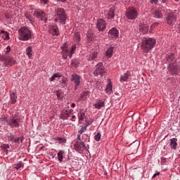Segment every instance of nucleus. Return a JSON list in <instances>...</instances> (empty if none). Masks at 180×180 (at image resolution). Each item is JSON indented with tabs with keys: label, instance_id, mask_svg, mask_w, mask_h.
<instances>
[{
	"label": "nucleus",
	"instance_id": "f257e3e1",
	"mask_svg": "<svg viewBox=\"0 0 180 180\" xmlns=\"http://www.w3.org/2000/svg\"><path fill=\"white\" fill-rule=\"evenodd\" d=\"M157 41L155 38L148 37L143 38L141 44V49L143 53H150L153 50V47L155 46V43Z\"/></svg>",
	"mask_w": 180,
	"mask_h": 180
},
{
	"label": "nucleus",
	"instance_id": "f03ea898",
	"mask_svg": "<svg viewBox=\"0 0 180 180\" xmlns=\"http://www.w3.org/2000/svg\"><path fill=\"white\" fill-rule=\"evenodd\" d=\"M77 44H73L72 46L71 49L70 50V48H68V44L67 43H65L62 46V51H61V56L63 60H67L68 57L71 58L72 57V54L75 53V50L77 49Z\"/></svg>",
	"mask_w": 180,
	"mask_h": 180
},
{
	"label": "nucleus",
	"instance_id": "7ed1b4c3",
	"mask_svg": "<svg viewBox=\"0 0 180 180\" xmlns=\"http://www.w3.org/2000/svg\"><path fill=\"white\" fill-rule=\"evenodd\" d=\"M32 30L30 28L25 26L22 27L18 30V39L21 41H27L32 39Z\"/></svg>",
	"mask_w": 180,
	"mask_h": 180
},
{
	"label": "nucleus",
	"instance_id": "20e7f679",
	"mask_svg": "<svg viewBox=\"0 0 180 180\" xmlns=\"http://www.w3.org/2000/svg\"><path fill=\"white\" fill-rule=\"evenodd\" d=\"M67 20V13L63 8H55V22H59L61 25H65Z\"/></svg>",
	"mask_w": 180,
	"mask_h": 180
},
{
	"label": "nucleus",
	"instance_id": "39448f33",
	"mask_svg": "<svg viewBox=\"0 0 180 180\" xmlns=\"http://www.w3.org/2000/svg\"><path fill=\"white\" fill-rule=\"evenodd\" d=\"M8 127L11 129H19L20 127V117L18 114L11 115L8 117Z\"/></svg>",
	"mask_w": 180,
	"mask_h": 180
},
{
	"label": "nucleus",
	"instance_id": "423d86ee",
	"mask_svg": "<svg viewBox=\"0 0 180 180\" xmlns=\"http://www.w3.org/2000/svg\"><path fill=\"white\" fill-rule=\"evenodd\" d=\"M125 16L128 20H136L139 18V11L134 7H129L125 11Z\"/></svg>",
	"mask_w": 180,
	"mask_h": 180
},
{
	"label": "nucleus",
	"instance_id": "0eeeda50",
	"mask_svg": "<svg viewBox=\"0 0 180 180\" xmlns=\"http://www.w3.org/2000/svg\"><path fill=\"white\" fill-rule=\"evenodd\" d=\"M0 61L3 63L4 67H12V65H15V64H16V60L11 56H1L0 57Z\"/></svg>",
	"mask_w": 180,
	"mask_h": 180
},
{
	"label": "nucleus",
	"instance_id": "6e6552de",
	"mask_svg": "<svg viewBox=\"0 0 180 180\" xmlns=\"http://www.w3.org/2000/svg\"><path fill=\"white\" fill-rule=\"evenodd\" d=\"M6 139L8 141H11V143H14L15 144H20V143H23V141L25 140V136H19L18 134L10 133L6 135Z\"/></svg>",
	"mask_w": 180,
	"mask_h": 180
},
{
	"label": "nucleus",
	"instance_id": "1a4fd4ad",
	"mask_svg": "<svg viewBox=\"0 0 180 180\" xmlns=\"http://www.w3.org/2000/svg\"><path fill=\"white\" fill-rule=\"evenodd\" d=\"M73 147L75 151H77V153H82V151H84L82 150L83 148L87 152V154L88 153L91 154V153H89V145H87V146H85V143L84 142V141H77L74 144Z\"/></svg>",
	"mask_w": 180,
	"mask_h": 180
},
{
	"label": "nucleus",
	"instance_id": "9d476101",
	"mask_svg": "<svg viewBox=\"0 0 180 180\" xmlns=\"http://www.w3.org/2000/svg\"><path fill=\"white\" fill-rule=\"evenodd\" d=\"M167 70H168L170 75H179L180 64L178 63H170L167 66Z\"/></svg>",
	"mask_w": 180,
	"mask_h": 180
},
{
	"label": "nucleus",
	"instance_id": "9b49d317",
	"mask_svg": "<svg viewBox=\"0 0 180 180\" xmlns=\"http://www.w3.org/2000/svg\"><path fill=\"white\" fill-rule=\"evenodd\" d=\"M106 73V69L103 67V63L102 62L98 63L96 65V70L94 72V75L96 77H98V75H101V77H103L105 74Z\"/></svg>",
	"mask_w": 180,
	"mask_h": 180
},
{
	"label": "nucleus",
	"instance_id": "f8f14e48",
	"mask_svg": "<svg viewBox=\"0 0 180 180\" xmlns=\"http://www.w3.org/2000/svg\"><path fill=\"white\" fill-rule=\"evenodd\" d=\"M70 80L75 84L74 91H77L79 87V85H81V76L78 75L77 73H73Z\"/></svg>",
	"mask_w": 180,
	"mask_h": 180
},
{
	"label": "nucleus",
	"instance_id": "ddd939ff",
	"mask_svg": "<svg viewBox=\"0 0 180 180\" xmlns=\"http://www.w3.org/2000/svg\"><path fill=\"white\" fill-rule=\"evenodd\" d=\"M34 16L37 18V19H41V20H44L45 23L47 22V14L43 11L38 9L34 11Z\"/></svg>",
	"mask_w": 180,
	"mask_h": 180
},
{
	"label": "nucleus",
	"instance_id": "4468645a",
	"mask_svg": "<svg viewBox=\"0 0 180 180\" xmlns=\"http://www.w3.org/2000/svg\"><path fill=\"white\" fill-rule=\"evenodd\" d=\"M106 21L103 19H98L96 22V28L98 32H105L106 30Z\"/></svg>",
	"mask_w": 180,
	"mask_h": 180
},
{
	"label": "nucleus",
	"instance_id": "2eb2a0df",
	"mask_svg": "<svg viewBox=\"0 0 180 180\" xmlns=\"http://www.w3.org/2000/svg\"><path fill=\"white\" fill-rule=\"evenodd\" d=\"M176 20V15L174 13H168L166 15V22L167 25H174V22Z\"/></svg>",
	"mask_w": 180,
	"mask_h": 180
},
{
	"label": "nucleus",
	"instance_id": "dca6fc26",
	"mask_svg": "<svg viewBox=\"0 0 180 180\" xmlns=\"http://www.w3.org/2000/svg\"><path fill=\"white\" fill-rule=\"evenodd\" d=\"M152 18L155 19H162L164 14L162 13V11L160 9H152L151 10Z\"/></svg>",
	"mask_w": 180,
	"mask_h": 180
},
{
	"label": "nucleus",
	"instance_id": "f3484780",
	"mask_svg": "<svg viewBox=\"0 0 180 180\" xmlns=\"http://www.w3.org/2000/svg\"><path fill=\"white\" fill-rule=\"evenodd\" d=\"M49 32L52 36H60V30L57 25H51L49 29Z\"/></svg>",
	"mask_w": 180,
	"mask_h": 180
},
{
	"label": "nucleus",
	"instance_id": "a211bd4d",
	"mask_svg": "<svg viewBox=\"0 0 180 180\" xmlns=\"http://www.w3.org/2000/svg\"><path fill=\"white\" fill-rule=\"evenodd\" d=\"M130 75H131V72L129 70H127L125 73H124L120 77V82H127L128 79L130 78Z\"/></svg>",
	"mask_w": 180,
	"mask_h": 180
},
{
	"label": "nucleus",
	"instance_id": "6ab92c4d",
	"mask_svg": "<svg viewBox=\"0 0 180 180\" xmlns=\"http://www.w3.org/2000/svg\"><path fill=\"white\" fill-rule=\"evenodd\" d=\"M166 60H167V63H169V64H175L177 63L176 59L175 58V53H174L169 54L166 57Z\"/></svg>",
	"mask_w": 180,
	"mask_h": 180
},
{
	"label": "nucleus",
	"instance_id": "aec40b11",
	"mask_svg": "<svg viewBox=\"0 0 180 180\" xmlns=\"http://www.w3.org/2000/svg\"><path fill=\"white\" fill-rule=\"evenodd\" d=\"M16 102H18V96L16 95V92L13 91L10 94L9 103L11 105H15Z\"/></svg>",
	"mask_w": 180,
	"mask_h": 180
},
{
	"label": "nucleus",
	"instance_id": "412c9836",
	"mask_svg": "<svg viewBox=\"0 0 180 180\" xmlns=\"http://www.w3.org/2000/svg\"><path fill=\"white\" fill-rule=\"evenodd\" d=\"M86 58L88 61H94V60H96V58H98V52H93L87 54Z\"/></svg>",
	"mask_w": 180,
	"mask_h": 180
},
{
	"label": "nucleus",
	"instance_id": "4be33fe9",
	"mask_svg": "<svg viewBox=\"0 0 180 180\" xmlns=\"http://www.w3.org/2000/svg\"><path fill=\"white\" fill-rule=\"evenodd\" d=\"M169 141L170 148H172V150H176V147L178 146V143L176 141H178V139L176 138H172Z\"/></svg>",
	"mask_w": 180,
	"mask_h": 180
},
{
	"label": "nucleus",
	"instance_id": "5701e85b",
	"mask_svg": "<svg viewBox=\"0 0 180 180\" xmlns=\"http://www.w3.org/2000/svg\"><path fill=\"white\" fill-rule=\"evenodd\" d=\"M95 109H102V108H105V101L98 100L96 103L94 104Z\"/></svg>",
	"mask_w": 180,
	"mask_h": 180
},
{
	"label": "nucleus",
	"instance_id": "b1692460",
	"mask_svg": "<svg viewBox=\"0 0 180 180\" xmlns=\"http://www.w3.org/2000/svg\"><path fill=\"white\" fill-rule=\"evenodd\" d=\"M112 82L110 81V79H108L107 86H105V94L110 95L112 94Z\"/></svg>",
	"mask_w": 180,
	"mask_h": 180
},
{
	"label": "nucleus",
	"instance_id": "393cba45",
	"mask_svg": "<svg viewBox=\"0 0 180 180\" xmlns=\"http://www.w3.org/2000/svg\"><path fill=\"white\" fill-rule=\"evenodd\" d=\"M66 153L65 151L60 150L58 151L57 155H58V160L60 162H63V160H64V158H65V155H66Z\"/></svg>",
	"mask_w": 180,
	"mask_h": 180
},
{
	"label": "nucleus",
	"instance_id": "a878e982",
	"mask_svg": "<svg viewBox=\"0 0 180 180\" xmlns=\"http://www.w3.org/2000/svg\"><path fill=\"white\" fill-rule=\"evenodd\" d=\"M108 34L111 35V37H119V30L115 27L109 30Z\"/></svg>",
	"mask_w": 180,
	"mask_h": 180
},
{
	"label": "nucleus",
	"instance_id": "bb28decb",
	"mask_svg": "<svg viewBox=\"0 0 180 180\" xmlns=\"http://www.w3.org/2000/svg\"><path fill=\"white\" fill-rule=\"evenodd\" d=\"M73 39L75 43H77V45L79 46V41H81V34H79V32H77L75 33Z\"/></svg>",
	"mask_w": 180,
	"mask_h": 180
},
{
	"label": "nucleus",
	"instance_id": "cd10ccee",
	"mask_svg": "<svg viewBox=\"0 0 180 180\" xmlns=\"http://www.w3.org/2000/svg\"><path fill=\"white\" fill-rule=\"evenodd\" d=\"M115 18V7H111L108 13L107 19H113Z\"/></svg>",
	"mask_w": 180,
	"mask_h": 180
},
{
	"label": "nucleus",
	"instance_id": "c85d7f7f",
	"mask_svg": "<svg viewBox=\"0 0 180 180\" xmlns=\"http://www.w3.org/2000/svg\"><path fill=\"white\" fill-rule=\"evenodd\" d=\"M113 46H110L108 48L106 51H105V56L108 57V58H111L112 56H113V50H114Z\"/></svg>",
	"mask_w": 180,
	"mask_h": 180
},
{
	"label": "nucleus",
	"instance_id": "c756f323",
	"mask_svg": "<svg viewBox=\"0 0 180 180\" xmlns=\"http://www.w3.org/2000/svg\"><path fill=\"white\" fill-rule=\"evenodd\" d=\"M26 56H27L28 58L30 60L32 58V56H33V49L32 46H28L26 49Z\"/></svg>",
	"mask_w": 180,
	"mask_h": 180
},
{
	"label": "nucleus",
	"instance_id": "7c9ffc66",
	"mask_svg": "<svg viewBox=\"0 0 180 180\" xmlns=\"http://www.w3.org/2000/svg\"><path fill=\"white\" fill-rule=\"evenodd\" d=\"M79 122H82L84 120V117H85V112L80 110V111L77 114Z\"/></svg>",
	"mask_w": 180,
	"mask_h": 180
},
{
	"label": "nucleus",
	"instance_id": "2f4dec72",
	"mask_svg": "<svg viewBox=\"0 0 180 180\" xmlns=\"http://www.w3.org/2000/svg\"><path fill=\"white\" fill-rule=\"evenodd\" d=\"M25 167V164L23 163V162L20 161L18 162L17 164L14 165V169H16L18 171V169H20V168H23Z\"/></svg>",
	"mask_w": 180,
	"mask_h": 180
},
{
	"label": "nucleus",
	"instance_id": "473e14b6",
	"mask_svg": "<svg viewBox=\"0 0 180 180\" xmlns=\"http://www.w3.org/2000/svg\"><path fill=\"white\" fill-rule=\"evenodd\" d=\"M0 122H1V123H2V124H7V126H8L9 117H0Z\"/></svg>",
	"mask_w": 180,
	"mask_h": 180
},
{
	"label": "nucleus",
	"instance_id": "72a5a7b5",
	"mask_svg": "<svg viewBox=\"0 0 180 180\" xmlns=\"http://www.w3.org/2000/svg\"><path fill=\"white\" fill-rule=\"evenodd\" d=\"M86 40H87V43H91V41L94 40V33L88 32L86 34Z\"/></svg>",
	"mask_w": 180,
	"mask_h": 180
},
{
	"label": "nucleus",
	"instance_id": "f704fd0d",
	"mask_svg": "<svg viewBox=\"0 0 180 180\" xmlns=\"http://www.w3.org/2000/svg\"><path fill=\"white\" fill-rule=\"evenodd\" d=\"M55 141H58L59 144H64L67 143V140L65 139L61 138V137H56L54 138Z\"/></svg>",
	"mask_w": 180,
	"mask_h": 180
},
{
	"label": "nucleus",
	"instance_id": "c9c22d12",
	"mask_svg": "<svg viewBox=\"0 0 180 180\" xmlns=\"http://www.w3.org/2000/svg\"><path fill=\"white\" fill-rule=\"evenodd\" d=\"M71 64L73 65V67L77 68H78V65H79V60H78L77 58H73L71 61Z\"/></svg>",
	"mask_w": 180,
	"mask_h": 180
},
{
	"label": "nucleus",
	"instance_id": "e433bc0d",
	"mask_svg": "<svg viewBox=\"0 0 180 180\" xmlns=\"http://www.w3.org/2000/svg\"><path fill=\"white\" fill-rule=\"evenodd\" d=\"M141 32L142 33H143V34H146L148 33V25H143L141 28Z\"/></svg>",
	"mask_w": 180,
	"mask_h": 180
},
{
	"label": "nucleus",
	"instance_id": "4c0bfd02",
	"mask_svg": "<svg viewBox=\"0 0 180 180\" xmlns=\"http://www.w3.org/2000/svg\"><path fill=\"white\" fill-rule=\"evenodd\" d=\"M56 92V96H57L58 99L59 101H61V99H63V98H64V96H63V94L58 90H57Z\"/></svg>",
	"mask_w": 180,
	"mask_h": 180
},
{
	"label": "nucleus",
	"instance_id": "58836bf2",
	"mask_svg": "<svg viewBox=\"0 0 180 180\" xmlns=\"http://www.w3.org/2000/svg\"><path fill=\"white\" fill-rule=\"evenodd\" d=\"M101 136H102V134H101V132H98L97 134L94 136V140L96 141H101Z\"/></svg>",
	"mask_w": 180,
	"mask_h": 180
},
{
	"label": "nucleus",
	"instance_id": "ea45409f",
	"mask_svg": "<svg viewBox=\"0 0 180 180\" xmlns=\"http://www.w3.org/2000/svg\"><path fill=\"white\" fill-rule=\"evenodd\" d=\"M0 148H1V150H6V151H8V150H9L11 147L8 144H3L0 146Z\"/></svg>",
	"mask_w": 180,
	"mask_h": 180
},
{
	"label": "nucleus",
	"instance_id": "a19ab883",
	"mask_svg": "<svg viewBox=\"0 0 180 180\" xmlns=\"http://www.w3.org/2000/svg\"><path fill=\"white\" fill-rule=\"evenodd\" d=\"M25 16L26 19H27L31 23H33V20L32 19V15L25 13Z\"/></svg>",
	"mask_w": 180,
	"mask_h": 180
},
{
	"label": "nucleus",
	"instance_id": "79ce46f5",
	"mask_svg": "<svg viewBox=\"0 0 180 180\" xmlns=\"http://www.w3.org/2000/svg\"><path fill=\"white\" fill-rule=\"evenodd\" d=\"M86 130V127H82L81 129L78 131L79 134H82V133H85Z\"/></svg>",
	"mask_w": 180,
	"mask_h": 180
},
{
	"label": "nucleus",
	"instance_id": "37998d69",
	"mask_svg": "<svg viewBox=\"0 0 180 180\" xmlns=\"http://www.w3.org/2000/svg\"><path fill=\"white\" fill-rule=\"evenodd\" d=\"M89 95V91H84L81 94V98H86V96H88Z\"/></svg>",
	"mask_w": 180,
	"mask_h": 180
},
{
	"label": "nucleus",
	"instance_id": "c03bdc74",
	"mask_svg": "<svg viewBox=\"0 0 180 180\" xmlns=\"http://www.w3.org/2000/svg\"><path fill=\"white\" fill-rule=\"evenodd\" d=\"M160 25L159 22H154L150 26V29L151 30H153V29H155V27H157V26H158Z\"/></svg>",
	"mask_w": 180,
	"mask_h": 180
},
{
	"label": "nucleus",
	"instance_id": "a18cd8bd",
	"mask_svg": "<svg viewBox=\"0 0 180 180\" xmlns=\"http://www.w3.org/2000/svg\"><path fill=\"white\" fill-rule=\"evenodd\" d=\"M71 117V112L66 111V113L64 114L65 119H68V117Z\"/></svg>",
	"mask_w": 180,
	"mask_h": 180
},
{
	"label": "nucleus",
	"instance_id": "49530a36",
	"mask_svg": "<svg viewBox=\"0 0 180 180\" xmlns=\"http://www.w3.org/2000/svg\"><path fill=\"white\" fill-rule=\"evenodd\" d=\"M50 0H40V3L43 5H48Z\"/></svg>",
	"mask_w": 180,
	"mask_h": 180
},
{
	"label": "nucleus",
	"instance_id": "de8ad7c7",
	"mask_svg": "<svg viewBox=\"0 0 180 180\" xmlns=\"http://www.w3.org/2000/svg\"><path fill=\"white\" fill-rule=\"evenodd\" d=\"M53 75L55 78H61V77H63V75L60 72L55 73Z\"/></svg>",
	"mask_w": 180,
	"mask_h": 180
},
{
	"label": "nucleus",
	"instance_id": "09e8293b",
	"mask_svg": "<svg viewBox=\"0 0 180 180\" xmlns=\"http://www.w3.org/2000/svg\"><path fill=\"white\" fill-rule=\"evenodd\" d=\"M89 124H91V122L89 121V120L86 119L85 120L84 127H88V126H89Z\"/></svg>",
	"mask_w": 180,
	"mask_h": 180
},
{
	"label": "nucleus",
	"instance_id": "8fccbe9b",
	"mask_svg": "<svg viewBox=\"0 0 180 180\" xmlns=\"http://www.w3.org/2000/svg\"><path fill=\"white\" fill-rule=\"evenodd\" d=\"M5 38H4V39L5 40H9V39H10V37H9V33L8 32H6V34H5Z\"/></svg>",
	"mask_w": 180,
	"mask_h": 180
},
{
	"label": "nucleus",
	"instance_id": "3c124183",
	"mask_svg": "<svg viewBox=\"0 0 180 180\" xmlns=\"http://www.w3.org/2000/svg\"><path fill=\"white\" fill-rule=\"evenodd\" d=\"M84 137H88V143H89V141H91V138H89L87 134L82 135V140H84Z\"/></svg>",
	"mask_w": 180,
	"mask_h": 180
},
{
	"label": "nucleus",
	"instance_id": "603ef678",
	"mask_svg": "<svg viewBox=\"0 0 180 180\" xmlns=\"http://www.w3.org/2000/svg\"><path fill=\"white\" fill-rule=\"evenodd\" d=\"M150 3L157 5V4L158 3V0H150Z\"/></svg>",
	"mask_w": 180,
	"mask_h": 180
},
{
	"label": "nucleus",
	"instance_id": "864d4df0",
	"mask_svg": "<svg viewBox=\"0 0 180 180\" xmlns=\"http://www.w3.org/2000/svg\"><path fill=\"white\" fill-rule=\"evenodd\" d=\"M55 79H56V77L54 76V75H53L52 77L49 79L51 82H53V81H54Z\"/></svg>",
	"mask_w": 180,
	"mask_h": 180
},
{
	"label": "nucleus",
	"instance_id": "5fc2aeb1",
	"mask_svg": "<svg viewBox=\"0 0 180 180\" xmlns=\"http://www.w3.org/2000/svg\"><path fill=\"white\" fill-rule=\"evenodd\" d=\"M81 134H77V140H79V141H82V140L81 139Z\"/></svg>",
	"mask_w": 180,
	"mask_h": 180
},
{
	"label": "nucleus",
	"instance_id": "6e6d98bb",
	"mask_svg": "<svg viewBox=\"0 0 180 180\" xmlns=\"http://www.w3.org/2000/svg\"><path fill=\"white\" fill-rule=\"evenodd\" d=\"M158 175H160V172L155 173V174L153 175L152 178L154 179V178H155V176H158Z\"/></svg>",
	"mask_w": 180,
	"mask_h": 180
},
{
	"label": "nucleus",
	"instance_id": "4d7b16f0",
	"mask_svg": "<svg viewBox=\"0 0 180 180\" xmlns=\"http://www.w3.org/2000/svg\"><path fill=\"white\" fill-rule=\"evenodd\" d=\"M161 161H162V162L165 163V162H167V158L162 157V158H161Z\"/></svg>",
	"mask_w": 180,
	"mask_h": 180
},
{
	"label": "nucleus",
	"instance_id": "13d9d810",
	"mask_svg": "<svg viewBox=\"0 0 180 180\" xmlns=\"http://www.w3.org/2000/svg\"><path fill=\"white\" fill-rule=\"evenodd\" d=\"M6 53H9L10 51H11V46H8L7 47H6Z\"/></svg>",
	"mask_w": 180,
	"mask_h": 180
},
{
	"label": "nucleus",
	"instance_id": "bf43d9fd",
	"mask_svg": "<svg viewBox=\"0 0 180 180\" xmlns=\"http://www.w3.org/2000/svg\"><path fill=\"white\" fill-rule=\"evenodd\" d=\"M137 150H139V146H135V149L134 150V153H137Z\"/></svg>",
	"mask_w": 180,
	"mask_h": 180
},
{
	"label": "nucleus",
	"instance_id": "052dcab7",
	"mask_svg": "<svg viewBox=\"0 0 180 180\" xmlns=\"http://www.w3.org/2000/svg\"><path fill=\"white\" fill-rule=\"evenodd\" d=\"M75 118H76L75 115H72V119H70V120H72V122H75Z\"/></svg>",
	"mask_w": 180,
	"mask_h": 180
},
{
	"label": "nucleus",
	"instance_id": "680f3d73",
	"mask_svg": "<svg viewBox=\"0 0 180 180\" xmlns=\"http://www.w3.org/2000/svg\"><path fill=\"white\" fill-rule=\"evenodd\" d=\"M55 1H56L57 2H63V3L67 2V0H55Z\"/></svg>",
	"mask_w": 180,
	"mask_h": 180
},
{
	"label": "nucleus",
	"instance_id": "e2e57ef3",
	"mask_svg": "<svg viewBox=\"0 0 180 180\" xmlns=\"http://www.w3.org/2000/svg\"><path fill=\"white\" fill-rule=\"evenodd\" d=\"M6 18L7 19H11V18H12V16L11 15L6 14Z\"/></svg>",
	"mask_w": 180,
	"mask_h": 180
},
{
	"label": "nucleus",
	"instance_id": "0e129e2a",
	"mask_svg": "<svg viewBox=\"0 0 180 180\" xmlns=\"http://www.w3.org/2000/svg\"><path fill=\"white\" fill-rule=\"evenodd\" d=\"M1 33H2L3 34H6V33H8V32L2 30H1Z\"/></svg>",
	"mask_w": 180,
	"mask_h": 180
},
{
	"label": "nucleus",
	"instance_id": "69168bd1",
	"mask_svg": "<svg viewBox=\"0 0 180 180\" xmlns=\"http://www.w3.org/2000/svg\"><path fill=\"white\" fill-rule=\"evenodd\" d=\"M162 2L163 4H167V2H168V0H162Z\"/></svg>",
	"mask_w": 180,
	"mask_h": 180
},
{
	"label": "nucleus",
	"instance_id": "338daca9",
	"mask_svg": "<svg viewBox=\"0 0 180 180\" xmlns=\"http://www.w3.org/2000/svg\"><path fill=\"white\" fill-rule=\"evenodd\" d=\"M71 107H72V108H75V103H72L71 104Z\"/></svg>",
	"mask_w": 180,
	"mask_h": 180
},
{
	"label": "nucleus",
	"instance_id": "774afa93",
	"mask_svg": "<svg viewBox=\"0 0 180 180\" xmlns=\"http://www.w3.org/2000/svg\"><path fill=\"white\" fill-rule=\"evenodd\" d=\"M133 147H134V143H131V146H130L131 148H133Z\"/></svg>",
	"mask_w": 180,
	"mask_h": 180
}]
</instances>
